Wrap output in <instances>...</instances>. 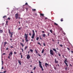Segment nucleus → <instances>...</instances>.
<instances>
[{"instance_id":"f257e3e1","label":"nucleus","mask_w":73,"mask_h":73,"mask_svg":"<svg viewBox=\"0 0 73 73\" xmlns=\"http://www.w3.org/2000/svg\"><path fill=\"white\" fill-rule=\"evenodd\" d=\"M28 34H26V33H25V40H26V42H27L28 41H29V40H28Z\"/></svg>"},{"instance_id":"f03ea898","label":"nucleus","mask_w":73,"mask_h":73,"mask_svg":"<svg viewBox=\"0 0 73 73\" xmlns=\"http://www.w3.org/2000/svg\"><path fill=\"white\" fill-rule=\"evenodd\" d=\"M39 66L40 67V68H42V71H43L44 70V69L43 68V67H42V65L41 64V62H40V61H39Z\"/></svg>"},{"instance_id":"7ed1b4c3","label":"nucleus","mask_w":73,"mask_h":73,"mask_svg":"<svg viewBox=\"0 0 73 73\" xmlns=\"http://www.w3.org/2000/svg\"><path fill=\"white\" fill-rule=\"evenodd\" d=\"M32 32H33V34L32 35V38L33 39V38H34V37H35V31L33 30L32 31Z\"/></svg>"},{"instance_id":"20e7f679","label":"nucleus","mask_w":73,"mask_h":73,"mask_svg":"<svg viewBox=\"0 0 73 73\" xmlns=\"http://www.w3.org/2000/svg\"><path fill=\"white\" fill-rule=\"evenodd\" d=\"M13 54V52H11L10 54H9V56H8V58L9 59H10V57H11V56H12V55Z\"/></svg>"},{"instance_id":"39448f33","label":"nucleus","mask_w":73,"mask_h":73,"mask_svg":"<svg viewBox=\"0 0 73 73\" xmlns=\"http://www.w3.org/2000/svg\"><path fill=\"white\" fill-rule=\"evenodd\" d=\"M50 54L53 56L54 55V52L52 50H50Z\"/></svg>"},{"instance_id":"423d86ee","label":"nucleus","mask_w":73,"mask_h":73,"mask_svg":"<svg viewBox=\"0 0 73 73\" xmlns=\"http://www.w3.org/2000/svg\"><path fill=\"white\" fill-rule=\"evenodd\" d=\"M67 59L66 58H65V61L64 62V63L66 64V65L67 66V67L68 66V64L66 62H68V61H67Z\"/></svg>"},{"instance_id":"0eeeda50","label":"nucleus","mask_w":73,"mask_h":73,"mask_svg":"<svg viewBox=\"0 0 73 73\" xmlns=\"http://www.w3.org/2000/svg\"><path fill=\"white\" fill-rule=\"evenodd\" d=\"M30 58V56L29 54H28L27 57V58L28 59H29Z\"/></svg>"},{"instance_id":"6e6552de","label":"nucleus","mask_w":73,"mask_h":73,"mask_svg":"<svg viewBox=\"0 0 73 73\" xmlns=\"http://www.w3.org/2000/svg\"><path fill=\"white\" fill-rule=\"evenodd\" d=\"M15 17L16 18V19H17L18 18V13H17L15 15Z\"/></svg>"},{"instance_id":"1a4fd4ad","label":"nucleus","mask_w":73,"mask_h":73,"mask_svg":"<svg viewBox=\"0 0 73 73\" xmlns=\"http://www.w3.org/2000/svg\"><path fill=\"white\" fill-rule=\"evenodd\" d=\"M55 61H54V62L55 63H57L58 62V61H57L56 60V59H55Z\"/></svg>"},{"instance_id":"9d476101","label":"nucleus","mask_w":73,"mask_h":73,"mask_svg":"<svg viewBox=\"0 0 73 73\" xmlns=\"http://www.w3.org/2000/svg\"><path fill=\"white\" fill-rule=\"evenodd\" d=\"M53 50L56 53H57V51H56V49H54V48H53Z\"/></svg>"},{"instance_id":"9b49d317","label":"nucleus","mask_w":73,"mask_h":73,"mask_svg":"<svg viewBox=\"0 0 73 73\" xmlns=\"http://www.w3.org/2000/svg\"><path fill=\"white\" fill-rule=\"evenodd\" d=\"M18 62L19 64L20 65H21V61L20 60H18Z\"/></svg>"},{"instance_id":"f8f14e48","label":"nucleus","mask_w":73,"mask_h":73,"mask_svg":"<svg viewBox=\"0 0 73 73\" xmlns=\"http://www.w3.org/2000/svg\"><path fill=\"white\" fill-rule=\"evenodd\" d=\"M8 30H9V32H8V33H9V34H11V33H11L9 29H8Z\"/></svg>"},{"instance_id":"ddd939ff","label":"nucleus","mask_w":73,"mask_h":73,"mask_svg":"<svg viewBox=\"0 0 73 73\" xmlns=\"http://www.w3.org/2000/svg\"><path fill=\"white\" fill-rule=\"evenodd\" d=\"M20 44L23 47L24 45L21 42L20 43Z\"/></svg>"},{"instance_id":"4468645a","label":"nucleus","mask_w":73,"mask_h":73,"mask_svg":"<svg viewBox=\"0 0 73 73\" xmlns=\"http://www.w3.org/2000/svg\"><path fill=\"white\" fill-rule=\"evenodd\" d=\"M35 52L36 53V54L38 53V51L37 50H36V49H35Z\"/></svg>"},{"instance_id":"2eb2a0df","label":"nucleus","mask_w":73,"mask_h":73,"mask_svg":"<svg viewBox=\"0 0 73 73\" xmlns=\"http://www.w3.org/2000/svg\"><path fill=\"white\" fill-rule=\"evenodd\" d=\"M45 66L46 67H47V66H49V65L47 63H45Z\"/></svg>"},{"instance_id":"dca6fc26","label":"nucleus","mask_w":73,"mask_h":73,"mask_svg":"<svg viewBox=\"0 0 73 73\" xmlns=\"http://www.w3.org/2000/svg\"><path fill=\"white\" fill-rule=\"evenodd\" d=\"M20 54L21 55V58H23V57H22L23 56H22V53H20Z\"/></svg>"},{"instance_id":"f3484780","label":"nucleus","mask_w":73,"mask_h":73,"mask_svg":"<svg viewBox=\"0 0 73 73\" xmlns=\"http://www.w3.org/2000/svg\"><path fill=\"white\" fill-rule=\"evenodd\" d=\"M3 32V30H0V33H2Z\"/></svg>"},{"instance_id":"a211bd4d","label":"nucleus","mask_w":73,"mask_h":73,"mask_svg":"<svg viewBox=\"0 0 73 73\" xmlns=\"http://www.w3.org/2000/svg\"><path fill=\"white\" fill-rule=\"evenodd\" d=\"M7 42H4V46H5L6 44H7Z\"/></svg>"},{"instance_id":"6ab92c4d","label":"nucleus","mask_w":73,"mask_h":73,"mask_svg":"<svg viewBox=\"0 0 73 73\" xmlns=\"http://www.w3.org/2000/svg\"><path fill=\"white\" fill-rule=\"evenodd\" d=\"M42 36L44 37L46 35L45 34H43L42 35Z\"/></svg>"},{"instance_id":"aec40b11","label":"nucleus","mask_w":73,"mask_h":73,"mask_svg":"<svg viewBox=\"0 0 73 73\" xmlns=\"http://www.w3.org/2000/svg\"><path fill=\"white\" fill-rule=\"evenodd\" d=\"M63 19H62V18L61 19L60 21L61 22H62L64 21L63 20Z\"/></svg>"},{"instance_id":"412c9836","label":"nucleus","mask_w":73,"mask_h":73,"mask_svg":"<svg viewBox=\"0 0 73 73\" xmlns=\"http://www.w3.org/2000/svg\"><path fill=\"white\" fill-rule=\"evenodd\" d=\"M21 50H22V52H24V50L23 48H21Z\"/></svg>"},{"instance_id":"4be33fe9","label":"nucleus","mask_w":73,"mask_h":73,"mask_svg":"<svg viewBox=\"0 0 73 73\" xmlns=\"http://www.w3.org/2000/svg\"><path fill=\"white\" fill-rule=\"evenodd\" d=\"M40 15L41 16H44V15L43 14H40Z\"/></svg>"},{"instance_id":"5701e85b","label":"nucleus","mask_w":73,"mask_h":73,"mask_svg":"<svg viewBox=\"0 0 73 73\" xmlns=\"http://www.w3.org/2000/svg\"><path fill=\"white\" fill-rule=\"evenodd\" d=\"M7 16H4L3 17V18L4 19H5L6 18V17Z\"/></svg>"},{"instance_id":"b1692460","label":"nucleus","mask_w":73,"mask_h":73,"mask_svg":"<svg viewBox=\"0 0 73 73\" xmlns=\"http://www.w3.org/2000/svg\"><path fill=\"white\" fill-rule=\"evenodd\" d=\"M29 50H30V51L31 52H33V50L32 49H30Z\"/></svg>"},{"instance_id":"393cba45","label":"nucleus","mask_w":73,"mask_h":73,"mask_svg":"<svg viewBox=\"0 0 73 73\" xmlns=\"http://www.w3.org/2000/svg\"><path fill=\"white\" fill-rule=\"evenodd\" d=\"M54 25H56L57 26L58 25V24H56V23H54Z\"/></svg>"},{"instance_id":"a878e982","label":"nucleus","mask_w":73,"mask_h":73,"mask_svg":"<svg viewBox=\"0 0 73 73\" xmlns=\"http://www.w3.org/2000/svg\"><path fill=\"white\" fill-rule=\"evenodd\" d=\"M44 52V49H43L42 51V53Z\"/></svg>"},{"instance_id":"bb28decb","label":"nucleus","mask_w":73,"mask_h":73,"mask_svg":"<svg viewBox=\"0 0 73 73\" xmlns=\"http://www.w3.org/2000/svg\"><path fill=\"white\" fill-rule=\"evenodd\" d=\"M64 68H65L66 70H67L68 68L67 67H65Z\"/></svg>"},{"instance_id":"cd10ccee","label":"nucleus","mask_w":73,"mask_h":73,"mask_svg":"<svg viewBox=\"0 0 73 73\" xmlns=\"http://www.w3.org/2000/svg\"><path fill=\"white\" fill-rule=\"evenodd\" d=\"M39 38L38 37H37V38H36V40H38Z\"/></svg>"},{"instance_id":"c85d7f7f","label":"nucleus","mask_w":73,"mask_h":73,"mask_svg":"<svg viewBox=\"0 0 73 73\" xmlns=\"http://www.w3.org/2000/svg\"><path fill=\"white\" fill-rule=\"evenodd\" d=\"M67 49L69 51H70V49L68 47H67Z\"/></svg>"},{"instance_id":"c756f323","label":"nucleus","mask_w":73,"mask_h":73,"mask_svg":"<svg viewBox=\"0 0 73 73\" xmlns=\"http://www.w3.org/2000/svg\"><path fill=\"white\" fill-rule=\"evenodd\" d=\"M37 55H38L40 57V56H41L40 55V54H39V53H38L37 54Z\"/></svg>"},{"instance_id":"7c9ffc66","label":"nucleus","mask_w":73,"mask_h":73,"mask_svg":"<svg viewBox=\"0 0 73 73\" xmlns=\"http://www.w3.org/2000/svg\"><path fill=\"white\" fill-rule=\"evenodd\" d=\"M50 32L51 33H52V31L51 30H50Z\"/></svg>"},{"instance_id":"2f4dec72","label":"nucleus","mask_w":73,"mask_h":73,"mask_svg":"<svg viewBox=\"0 0 73 73\" xmlns=\"http://www.w3.org/2000/svg\"><path fill=\"white\" fill-rule=\"evenodd\" d=\"M29 35H30V36H31V32L29 33Z\"/></svg>"},{"instance_id":"473e14b6","label":"nucleus","mask_w":73,"mask_h":73,"mask_svg":"<svg viewBox=\"0 0 73 73\" xmlns=\"http://www.w3.org/2000/svg\"><path fill=\"white\" fill-rule=\"evenodd\" d=\"M7 20H10V19L9 17H8L7 19Z\"/></svg>"},{"instance_id":"72a5a7b5","label":"nucleus","mask_w":73,"mask_h":73,"mask_svg":"<svg viewBox=\"0 0 73 73\" xmlns=\"http://www.w3.org/2000/svg\"><path fill=\"white\" fill-rule=\"evenodd\" d=\"M36 10L35 9H32V11H35Z\"/></svg>"},{"instance_id":"f704fd0d","label":"nucleus","mask_w":73,"mask_h":73,"mask_svg":"<svg viewBox=\"0 0 73 73\" xmlns=\"http://www.w3.org/2000/svg\"><path fill=\"white\" fill-rule=\"evenodd\" d=\"M60 47H62L63 46V45H62V44H60Z\"/></svg>"},{"instance_id":"c9c22d12","label":"nucleus","mask_w":73,"mask_h":73,"mask_svg":"<svg viewBox=\"0 0 73 73\" xmlns=\"http://www.w3.org/2000/svg\"><path fill=\"white\" fill-rule=\"evenodd\" d=\"M38 44H39L40 46H41V44H40L39 42H38Z\"/></svg>"},{"instance_id":"e433bc0d","label":"nucleus","mask_w":73,"mask_h":73,"mask_svg":"<svg viewBox=\"0 0 73 73\" xmlns=\"http://www.w3.org/2000/svg\"><path fill=\"white\" fill-rule=\"evenodd\" d=\"M54 69L55 70H56V67H54Z\"/></svg>"},{"instance_id":"4c0bfd02","label":"nucleus","mask_w":73,"mask_h":73,"mask_svg":"<svg viewBox=\"0 0 73 73\" xmlns=\"http://www.w3.org/2000/svg\"><path fill=\"white\" fill-rule=\"evenodd\" d=\"M6 72H7V71H3V73H5Z\"/></svg>"},{"instance_id":"58836bf2","label":"nucleus","mask_w":73,"mask_h":73,"mask_svg":"<svg viewBox=\"0 0 73 73\" xmlns=\"http://www.w3.org/2000/svg\"><path fill=\"white\" fill-rule=\"evenodd\" d=\"M36 67H35L34 68H33V70H35V69H36Z\"/></svg>"},{"instance_id":"ea45409f","label":"nucleus","mask_w":73,"mask_h":73,"mask_svg":"<svg viewBox=\"0 0 73 73\" xmlns=\"http://www.w3.org/2000/svg\"><path fill=\"white\" fill-rule=\"evenodd\" d=\"M58 55L60 56H61V54L60 53H59Z\"/></svg>"},{"instance_id":"a19ab883","label":"nucleus","mask_w":73,"mask_h":73,"mask_svg":"<svg viewBox=\"0 0 73 73\" xmlns=\"http://www.w3.org/2000/svg\"><path fill=\"white\" fill-rule=\"evenodd\" d=\"M39 37H40V40H42V38H41V36H40H40H39Z\"/></svg>"},{"instance_id":"79ce46f5","label":"nucleus","mask_w":73,"mask_h":73,"mask_svg":"<svg viewBox=\"0 0 73 73\" xmlns=\"http://www.w3.org/2000/svg\"><path fill=\"white\" fill-rule=\"evenodd\" d=\"M8 21H7L6 22V24L7 25V23H8Z\"/></svg>"},{"instance_id":"37998d69","label":"nucleus","mask_w":73,"mask_h":73,"mask_svg":"<svg viewBox=\"0 0 73 73\" xmlns=\"http://www.w3.org/2000/svg\"><path fill=\"white\" fill-rule=\"evenodd\" d=\"M27 46H26L25 47V49H26L27 48Z\"/></svg>"},{"instance_id":"c03bdc74","label":"nucleus","mask_w":73,"mask_h":73,"mask_svg":"<svg viewBox=\"0 0 73 73\" xmlns=\"http://www.w3.org/2000/svg\"><path fill=\"white\" fill-rule=\"evenodd\" d=\"M45 45H46V44H45L44 43H43V45H44V46H45Z\"/></svg>"},{"instance_id":"a18cd8bd","label":"nucleus","mask_w":73,"mask_h":73,"mask_svg":"<svg viewBox=\"0 0 73 73\" xmlns=\"http://www.w3.org/2000/svg\"><path fill=\"white\" fill-rule=\"evenodd\" d=\"M62 56L64 58H65V57H64V55H62Z\"/></svg>"},{"instance_id":"49530a36","label":"nucleus","mask_w":73,"mask_h":73,"mask_svg":"<svg viewBox=\"0 0 73 73\" xmlns=\"http://www.w3.org/2000/svg\"><path fill=\"white\" fill-rule=\"evenodd\" d=\"M16 53H16V52H14V54H16Z\"/></svg>"},{"instance_id":"de8ad7c7","label":"nucleus","mask_w":73,"mask_h":73,"mask_svg":"<svg viewBox=\"0 0 73 73\" xmlns=\"http://www.w3.org/2000/svg\"><path fill=\"white\" fill-rule=\"evenodd\" d=\"M42 33H45V32H44V31H42Z\"/></svg>"},{"instance_id":"09e8293b","label":"nucleus","mask_w":73,"mask_h":73,"mask_svg":"<svg viewBox=\"0 0 73 73\" xmlns=\"http://www.w3.org/2000/svg\"><path fill=\"white\" fill-rule=\"evenodd\" d=\"M25 5H28L27 3L26 2V3Z\"/></svg>"},{"instance_id":"8fccbe9b","label":"nucleus","mask_w":73,"mask_h":73,"mask_svg":"<svg viewBox=\"0 0 73 73\" xmlns=\"http://www.w3.org/2000/svg\"><path fill=\"white\" fill-rule=\"evenodd\" d=\"M3 66H2V68H1V69H3Z\"/></svg>"},{"instance_id":"3c124183","label":"nucleus","mask_w":73,"mask_h":73,"mask_svg":"<svg viewBox=\"0 0 73 73\" xmlns=\"http://www.w3.org/2000/svg\"><path fill=\"white\" fill-rule=\"evenodd\" d=\"M3 61H2V64H3Z\"/></svg>"},{"instance_id":"603ef678","label":"nucleus","mask_w":73,"mask_h":73,"mask_svg":"<svg viewBox=\"0 0 73 73\" xmlns=\"http://www.w3.org/2000/svg\"><path fill=\"white\" fill-rule=\"evenodd\" d=\"M58 41H59V42H58V44H59V40H58Z\"/></svg>"},{"instance_id":"864d4df0","label":"nucleus","mask_w":73,"mask_h":73,"mask_svg":"<svg viewBox=\"0 0 73 73\" xmlns=\"http://www.w3.org/2000/svg\"><path fill=\"white\" fill-rule=\"evenodd\" d=\"M49 34H50V33H48V36H49Z\"/></svg>"},{"instance_id":"5fc2aeb1","label":"nucleus","mask_w":73,"mask_h":73,"mask_svg":"<svg viewBox=\"0 0 73 73\" xmlns=\"http://www.w3.org/2000/svg\"><path fill=\"white\" fill-rule=\"evenodd\" d=\"M22 40H23V42H24V39H23Z\"/></svg>"},{"instance_id":"6e6d98bb","label":"nucleus","mask_w":73,"mask_h":73,"mask_svg":"<svg viewBox=\"0 0 73 73\" xmlns=\"http://www.w3.org/2000/svg\"><path fill=\"white\" fill-rule=\"evenodd\" d=\"M21 29L20 28H19V29H18V30H20Z\"/></svg>"},{"instance_id":"4d7b16f0","label":"nucleus","mask_w":73,"mask_h":73,"mask_svg":"<svg viewBox=\"0 0 73 73\" xmlns=\"http://www.w3.org/2000/svg\"><path fill=\"white\" fill-rule=\"evenodd\" d=\"M11 36H12V35H13V33H11Z\"/></svg>"},{"instance_id":"13d9d810","label":"nucleus","mask_w":73,"mask_h":73,"mask_svg":"<svg viewBox=\"0 0 73 73\" xmlns=\"http://www.w3.org/2000/svg\"><path fill=\"white\" fill-rule=\"evenodd\" d=\"M6 54H5V53H3V55H5Z\"/></svg>"},{"instance_id":"bf43d9fd","label":"nucleus","mask_w":73,"mask_h":73,"mask_svg":"<svg viewBox=\"0 0 73 73\" xmlns=\"http://www.w3.org/2000/svg\"><path fill=\"white\" fill-rule=\"evenodd\" d=\"M71 53H73V51H71Z\"/></svg>"},{"instance_id":"052dcab7","label":"nucleus","mask_w":73,"mask_h":73,"mask_svg":"<svg viewBox=\"0 0 73 73\" xmlns=\"http://www.w3.org/2000/svg\"><path fill=\"white\" fill-rule=\"evenodd\" d=\"M70 65L71 66H72V65L71 64H70Z\"/></svg>"},{"instance_id":"680f3d73","label":"nucleus","mask_w":73,"mask_h":73,"mask_svg":"<svg viewBox=\"0 0 73 73\" xmlns=\"http://www.w3.org/2000/svg\"><path fill=\"white\" fill-rule=\"evenodd\" d=\"M47 19V17L45 18V20L46 19Z\"/></svg>"},{"instance_id":"e2e57ef3","label":"nucleus","mask_w":73,"mask_h":73,"mask_svg":"<svg viewBox=\"0 0 73 73\" xmlns=\"http://www.w3.org/2000/svg\"><path fill=\"white\" fill-rule=\"evenodd\" d=\"M10 47L12 48H13V46H11Z\"/></svg>"},{"instance_id":"0e129e2a","label":"nucleus","mask_w":73,"mask_h":73,"mask_svg":"<svg viewBox=\"0 0 73 73\" xmlns=\"http://www.w3.org/2000/svg\"><path fill=\"white\" fill-rule=\"evenodd\" d=\"M10 40H12V39L11 38H10Z\"/></svg>"},{"instance_id":"69168bd1","label":"nucleus","mask_w":73,"mask_h":73,"mask_svg":"<svg viewBox=\"0 0 73 73\" xmlns=\"http://www.w3.org/2000/svg\"><path fill=\"white\" fill-rule=\"evenodd\" d=\"M31 73H34L33 72H32V71H31Z\"/></svg>"},{"instance_id":"338daca9","label":"nucleus","mask_w":73,"mask_h":73,"mask_svg":"<svg viewBox=\"0 0 73 73\" xmlns=\"http://www.w3.org/2000/svg\"><path fill=\"white\" fill-rule=\"evenodd\" d=\"M8 48H6V50H8Z\"/></svg>"},{"instance_id":"774afa93","label":"nucleus","mask_w":73,"mask_h":73,"mask_svg":"<svg viewBox=\"0 0 73 73\" xmlns=\"http://www.w3.org/2000/svg\"><path fill=\"white\" fill-rule=\"evenodd\" d=\"M32 65H30V67H32Z\"/></svg>"}]
</instances>
